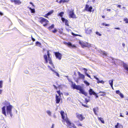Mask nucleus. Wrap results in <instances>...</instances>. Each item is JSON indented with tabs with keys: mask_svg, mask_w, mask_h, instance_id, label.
<instances>
[{
	"mask_svg": "<svg viewBox=\"0 0 128 128\" xmlns=\"http://www.w3.org/2000/svg\"><path fill=\"white\" fill-rule=\"evenodd\" d=\"M79 91L80 92V93H81L84 95L85 96H87V93L85 92L84 90L82 88V87Z\"/></svg>",
	"mask_w": 128,
	"mask_h": 128,
	"instance_id": "nucleus-15",
	"label": "nucleus"
},
{
	"mask_svg": "<svg viewBox=\"0 0 128 128\" xmlns=\"http://www.w3.org/2000/svg\"><path fill=\"white\" fill-rule=\"evenodd\" d=\"M96 34H97L100 36L101 35V34L100 33L98 32H96Z\"/></svg>",
	"mask_w": 128,
	"mask_h": 128,
	"instance_id": "nucleus-47",
	"label": "nucleus"
},
{
	"mask_svg": "<svg viewBox=\"0 0 128 128\" xmlns=\"http://www.w3.org/2000/svg\"><path fill=\"white\" fill-rule=\"evenodd\" d=\"M85 74L89 78H90V76L89 74L88 73H87V72H86Z\"/></svg>",
	"mask_w": 128,
	"mask_h": 128,
	"instance_id": "nucleus-46",
	"label": "nucleus"
},
{
	"mask_svg": "<svg viewBox=\"0 0 128 128\" xmlns=\"http://www.w3.org/2000/svg\"><path fill=\"white\" fill-rule=\"evenodd\" d=\"M115 29H117L118 30H120V28H114Z\"/></svg>",
	"mask_w": 128,
	"mask_h": 128,
	"instance_id": "nucleus-59",
	"label": "nucleus"
},
{
	"mask_svg": "<svg viewBox=\"0 0 128 128\" xmlns=\"http://www.w3.org/2000/svg\"><path fill=\"white\" fill-rule=\"evenodd\" d=\"M53 12L54 11L53 10L49 11L47 14H45V17L46 18H47L48 16H50L52 14Z\"/></svg>",
	"mask_w": 128,
	"mask_h": 128,
	"instance_id": "nucleus-22",
	"label": "nucleus"
},
{
	"mask_svg": "<svg viewBox=\"0 0 128 128\" xmlns=\"http://www.w3.org/2000/svg\"><path fill=\"white\" fill-rule=\"evenodd\" d=\"M48 56V60L49 61V63L51 65H52V66L54 68H55L53 64H52V60H51V58L50 57V56Z\"/></svg>",
	"mask_w": 128,
	"mask_h": 128,
	"instance_id": "nucleus-19",
	"label": "nucleus"
},
{
	"mask_svg": "<svg viewBox=\"0 0 128 128\" xmlns=\"http://www.w3.org/2000/svg\"><path fill=\"white\" fill-rule=\"evenodd\" d=\"M40 22L41 24H43L45 22V24H43V26L44 27H46L48 24V22H49L46 19L42 17H40Z\"/></svg>",
	"mask_w": 128,
	"mask_h": 128,
	"instance_id": "nucleus-3",
	"label": "nucleus"
},
{
	"mask_svg": "<svg viewBox=\"0 0 128 128\" xmlns=\"http://www.w3.org/2000/svg\"><path fill=\"white\" fill-rule=\"evenodd\" d=\"M119 95L122 98H123L124 97V95L121 93H120Z\"/></svg>",
	"mask_w": 128,
	"mask_h": 128,
	"instance_id": "nucleus-38",
	"label": "nucleus"
},
{
	"mask_svg": "<svg viewBox=\"0 0 128 128\" xmlns=\"http://www.w3.org/2000/svg\"><path fill=\"white\" fill-rule=\"evenodd\" d=\"M54 54L57 58H58L59 60H60L61 59L62 55L59 52H55Z\"/></svg>",
	"mask_w": 128,
	"mask_h": 128,
	"instance_id": "nucleus-8",
	"label": "nucleus"
},
{
	"mask_svg": "<svg viewBox=\"0 0 128 128\" xmlns=\"http://www.w3.org/2000/svg\"><path fill=\"white\" fill-rule=\"evenodd\" d=\"M78 73L79 77V78H82L83 80L84 79L85 76L84 74H81L79 72H78Z\"/></svg>",
	"mask_w": 128,
	"mask_h": 128,
	"instance_id": "nucleus-16",
	"label": "nucleus"
},
{
	"mask_svg": "<svg viewBox=\"0 0 128 128\" xmlns=\"http://www.w3.org/2000/svg\"><path fill=\"white\" fill-rule=\"evenodd\" d=\"M98 51L100 54H103L105 56H107V54H108L106 52L104 51L98 50Z\"/></svg>",
	"mask_w": 128,
	"mask_h": 128,
	"instance_id": "nucleus-24",
	"label": "nucleus"
},
{
	"mask_svg": "<svg viewBox=\"0 0 128 128\" xmlns=\"http://www.w3.org/2000/svg\"><path fill=\"white\" fill-rule=\"evenodd\" d=\"M84 83L87 86H89L90 85L89 83L86 80H84Z\"/></svg>",
	"mask_w": 128,
	"mask_h": 128,
	"instance_id": "nucleus-33",
	"label": "nucleus"
},
{
	"mask_svg": "<svg viewBox=\"0 0 128 128\" xmlns=\"http://www.w3.org/2000/svg\"><path fill=\"white\" fill-rule=\"evenodd\" d=\"M53 86L54 87V88H55L56 89L57 88V87L55 85H53Z\"/></svg>",
	"mask_w": 128,
	"mask_h": 128,
	"instance_id": "nucleus-61",
	"label": "nucleus"
},
{
	"mask_svg": "<svg viewBox=\"0 0 128 128\" xmlns=\"http://www.w3.org/2000/svg\"><path fill=\"white\" fill-rule=\"evenodd\" d=\"M98 110V107H96L93 108V111L95 115H98V114L96 113V111Z\"/></svg>",
	"mask_w": 128,
	"mask_h": 128,
	"instance_id": "nucleus-25",
	"label": "nucleus"
},
{
	"mask_svg": "<svg viewBox=\"0 0 128 128\" xmlns=\"http://www.w3.org/2000/svg\"><path fill=\"white\" fill-rule=\"evenodd\" d=\"M62 22H64L65 25L68 26H69L68 23V20L64 18H62L61 19Z\"/></svg>",
	"mask_w": 128,
	"mask_h": 128,
	"instance_id": "nucleus-13",
	"label": "nucleus"
},
{
	"mask_svg": "<svg viewBox=\"0 0 128 128\" xmlns=\"http://www.w3.org/2000/svg\"><path fill=\"white\" fill-rule=\"evenodd\" d=\"M92 6L89 7V6L88 4L86 5L85 9L86 11L91 12L92 11Z\"/></svg>",
	"mask_w": 128,
	"mask_h": 128,
	"instance_id": "nucleus-11",
	"label": "nucleus"
},
{
	"mask_svg": "<svg viewBox=\"0 0 128 128\" xmlns=\"http://www.w3.org/2000/svg\"><path fill=\"white\" fill-rule=\"evenodd\" d=\"M111 58L112 60H113V61H112V62H118L120 61L119 60L116 59H115L114 60V58Z\"/></svg>",
	"mask_w": 128,
	"mask_h": 128,
	"instance_id": "nucleus-29",
	"label": "nucleus"
},
{
	"mask_svg": "<svg viewBox=\"0 0 128 128\" xmlns=\"http://www.w3.org/2000/svg\"><path fill=\"white\" fill-rule=\"evenodd\" d=\"M66 122L68 124V127L69 128H76L74 124L73 123H72L71 122L69 121L68 118L66 119Z\"/></svg>",
	"mask_w": 128,
	"mask_h": 128,
	"instance_id": "nucleus-2",
	"label": "nucleus"
},
{
	"mask_svg": "<svg viewBox=\"0 0 128 128\" xmlns=\"http://www.w3.org/2000/svg\"><path fill=\"white\" fill-rule=\"evenodd\" d=\"M72 34L73 36H81L80 35H78V34H75L74 33H73V32H72Z\"/></svg>",
	"mask_w": 128,
	"mask_h": 128,
	"instance_id": "nucleus-36",
	"label": "nucleus"
},
{
	"mask_svg": "<svg viewBox=\"0 0 128 128\" xmlns=\"http://www.w3.org/2000/svg\"><path fill=\"white\" fill-rule=\"evenodd\" d=\"M124 20L125 22L126 23H128V19L127 18H124Z\"/></svg>",
	"mask_w": 128,
	"mask_h": 128,
	"instance_id": "nucleus-37",
	"label": "nucleus"
},
{
	"mask_svg": "<svg viewBox=\"0 0 128 128\" xmlns=\"http://www.w3.org/2000/svg\"><path fill=\"white\" fill-rule=\"evenodd\" d=\"M62 118L63 120L62 121L63 122H64L65 121H66V119L68 118H65V116L64 115V111H61L60 113Z\"/></svg>",
	"mask_w": 128,
	"mask_h": 128,
	"instance_id": "nucleus-10",
	"label": "nucleus"
},
{
	"mask_svg": "<svg viewBox=\"0 0 128 128\" xmlns=\"http://www.w3.org/2000/svg\"><path fill=\"white\" fill-rule=\"evenodd\" d=\"M99 93H101L100 96H104L105 95V93L103 92H99Z\"/></svg>",
	"mask_w": 128,
	"mask_h": 128,
	"instance_id": "nucleus-35",
	"label": "nucleus"
},
{
	"mask_svg": "<svg viewBox=\"0 0 128 128\" xmlns=\"http://www.w3.org/2000/svg\"><path fill=\"white\" fill-rule=\"evenodd\" d=\"M94 78L97 80V81L99 80V78L96 76H94Z\"/></svg>",
	"mask_w": 128,
	"mask_h": 128,
	"instance_id": "nucleus-56",
	"label": "nucleus"
},
{
	"mask_svg": "<svg viewBox=\"0 0 128 128\" xmlns=\"http://www.w3.org/2000/svg\"><path fill=\"white\" fill-rule=\"evenodd\" d=\"M113 80H110L109 81V83L110 84V86H112V85H113Z\"/></svg>",
	"mask_w": 128,
	"mask_h": 128,
	"instance_id": "nucleus-30",
	"label": "nucleus"
},
{
	"mask_svg": "<svg viewBox=\"0 0 128 128\" xmlns=\"http://www.w3.org/2000/svg\"><path fill=\"white\" fill-rule=\"evenodd\" d=\"M102 25L105 26H109V24H105L104 23H103L102 24Z\"/></svg>",
	"mask_w": 128,
	"mask_h": 128,
	"instance_id": "nucleus-45",
	"label": "nucleus"
},
{
	"mask_svg": "<svg viewBox=\"0 0 128 128\" xmlns=\"http://www.w3.org/2000/svg\"><path fill=\"white\" fill-rule=\"evenodd\" d=\"M85 101L87 103L89 101V100L87 98H85Z\"/></svg>",
	"mask_w": 128,
	"mask_h": 128,
	"instance_id": "nucleus-54",
	"label": "nucleus"
},
{
	"mask_svg": "<svg viewBox=\"0 0 128 128\" xmlns=\"http://www.w3.org/2000/svg\"><path fill=\"white\" fill-rule=\"evenodd\" d=\"M36 45L38 46L39 47L41 46V44L38 41H37L36 42Z\"/></svg>",
	"mask_w": 128,
	"mask_h": 128,
	"instance_id": "nucleus-32",
	"label": "nucleus"
},
{
	"mask_svg": "<svg viewBox=\"0 0 128 128\" xmlns=\"http://www.w3.org/2000/svg\"><path fill=\"white\" fill-rule=\"evenodd\" d=\"M59 32L60 33V34H62V30H60L59 31Z\"/></svg>",
	"mask_w": 128,
	"mask_h": 128,
	"instance_id": "nucleus-57",
	"label": "nucleus"
},
{
	"mask_svg": "<svg viewBox=\"0 0 128 128\" xmlns=\"http://www.w3.org/2000/svg\"><path fill=\"white\" fill-rule=\"evenodd\" d=\"M2 80H0V88L2 87Z\"/></svg>",
	"mask_w": 128,
	"mask_h": 128,
	"instance_id": "nucleus-40",
	"label": "nucleus"
},
{
	"mask_svg": "<svg viewBox=\"0 0 128 128\" xmlns=\"http://www.w3.org/2000/svg\"><path fill=\"white\" fill-rule=\"evenodd\" d=\"M115 128H123V126L121 124L117 123L115 126Z\"/></svg>",
	"mask_w": 128,
	"mask_h": 128,
	"instance_id": "nucleus-21",
	"label": "nucleus"
},
{
	"mask_svg": "<svg viewBox=\"0 0 128 128\" xmlns=\"http://www.w3.org/2000/svg\"><path fill=\"white\" fill-rule=\"evenodd\" d=\"M64 44L71 48H75L76 47V46L75 45L72 44L70 42H65Z\"/></svg>",
	"mask_w": 128,
	"mask_h": 128,
	"instance_id": "nucleus-9",
	"label": "nucleus"
},
{
	"mask_svg": "<svg viewBox=\"0 0 128 128\" xmlns=\"http://www.w3.org/2000/svg\"><path fill=\"white\" fill-rule=\"evenodd\" d=\"M79 43L81 45V46L83 48L85 47L89 48L90 46V44L87 42H83L80 41Z\"/></svg>",
	"mask_w": 128,
	"mask_h": 128,
	"instance_id": "nucleus-5",
	"label": "nucleus"
},
{
	"mask_svg": "<svg viewBox=\"0 0 128 128\" xmlns=\"http://www.w3.org/2000/svg\"><path fill=\"white\" fill-rule=\"evenodd\" d=\"M69 16L70 18H76V16L74 14L73 10L70 11L69 13Z\"/></svg>",
	"mask_w": 128,
	"mask_h": 128,
	"instance_id": "nucleus-6",
	"label": "nucleus"
},
{
	"mask_svg": "<svg viewBox=\"0 0 128 128\" xmlns=\"http://www.w3.org/2000/svg\"><path fill=\"white\" fill-rule=\"evenodd\" d=\"M50 70L53 72L55 71L54 70H53L52 68H51Z\"/></svg>",
	"mask_w": 128,
	"mask_h": 128,
	"instance_id": "nucleus-62",
	"label": "nucleus"
},
{
	"mask_svg": "<svg viewBox=\"0 0 128 128\" xmlns=\"http://www.w3.org/2000/svg\"><path fill=\"white\" fill-rule=\"evenodd\" d=\"M62 22H64L65 25L68 26H69L68 23V20L64 18H62L61 19Z\"/></svg>",
	"mask_w": 128,
	"mask_h": 128,
	"instance_id": "nucleus-12",
	"label": "nucleus"
},
{
	"mask_svg": "<svg viewBox=\"0 0 128 128\" xmlns=\"http://www.w3.org/2000/svg\"><path fill=\"white\" fill-rule=\"evenodd\" d=\"M57 92L58 93V94H59V95L60 96V97L61 96L60 95L61 94H62V93L61 94L60 93V90L57 91Z\"/></svg>",
	"mask_w": 128,
	"mask_h": 128,
	"instance_id": "nucleus-44",
	"label": "nucleus"
},
{
	"mask_svg": "<svg viewBox=\"0 0 128 128\" xmlns=\"http://www.w3.org/2000/svg\"><path fill=\"white\" fill-rule=\"evenodd\" d=\"M12 106L9 104L6 106H4L2 108V113L5 116H6V114L8 115H10V116L12 118L13 116L12 112Z\"/></svg>",
	"mask_w": 128,
	"mask_h": 128,
	"instance_id": "nucleus-1",
	"label": "nucleus"
},
{
	"mask_svg": "<svg viewBox=\"0 0 128 128\" xmlns=\"http://www.w3.org/2000/svg\"><path fill=\"white\" fill-rule=\"evenodd\" d=\"M46 112L49 116H51V112L49 110H47L46 111Z\"/></svg>",
	"mask_w": 128,
	"mask_h": 128,
	"instance_id": "nucleus-31",
	"label": "nucleus"
},
{
	"mask_svg": "<svg viewBox=\"0 0 128 128\" xmlns=\"http://www.w3.org/2000/svg\"><path fill=\"white\" fill-rule=\"evenodd\" d=\"M72 87L74 89H76L77 90H80L82 88V87L79 85H76L75 83H73V82H72Z\"/></svg>",
	"mask_w": 128,
	"mask_h": 128,
	"instance_id": "nucleus-4",
	"label": "nucleus"
},
{
	"mask_svg": "<svg viewBox=\"0 0 128 128\" xmlns=\"http://www.w3.org/2000/svg\"><path fill=\"white\" fill-rule=\"evenodd\" d=\"M94 95L96 96V98H98V96L97 94L96 93L95 94H94Z\"/></svg>",
	"mask_w": 128,
	"mask_h": 128,
	"instance_id": "nucleus-51",
	"label": "nucleus"
},
{
	"mask_svg": "<svg viewBox=\"0 0 128 128\" xmlns=\"http://www.w3.org/2000/svg\"><path fill=\"white\" fill-rule=\"evenodd\" d=\"M31 36L32 40L33 42L35 40V39L32 37V35Z\"/></svg>",
	"mask_w": 128,
	"mask_h": 128,
	"instance_id": "nucleus-53",
	"label": "nucleus"
},
{
	"mask_svg": "<svg viewBox=\"0 0 128 128\" xmlns=\"http://www.w3.org/2000/svg\"><path fill=\"white\" fill-rule=\"evenodd\" d=\"M77 125L78 126H82V125L81 124H80V122H79L78 123H77Z\"/></svg>",
	"mask_w": 128,
	"mask_h": 128,
	"instance_id": "nucleus-48",
	"label": "nucleus"
},
{
	"mask_svg": "<svg viewBox=\"0 0 128 128\" xmlns=\"http://www.w3.org/2000/svg\"><path fill=\"white\" fill-rule=\"evenodd\" d=\"M11 1L12 2H14L16 4L20 5L21 4L20 0H11Z\"/></svg>",
	"mask_w": 128,
	"mask_h": 128,
	"instance_id": "nucleus-14",
	"label": "nucleus"
},
{
	"mask_svg": "<svg viewBox=\"0 0 128 128\" xmlns=\"http://www.w3.org/2000/svg\"><path fill=\"white\" fill-rule=\"evenodd\" d=\"M116 93L118 95L121 93L119 90H118L116 91Z\"/></svg>",
	"mask_w": 128,
	"mask_h": 128,
	"instance_id": "nucleus-42",
	"label": "nucleus"
},
{
	"mask_svg": "<svg viewBox=\"0 0 128 128\" xmlns=\"http://www.w3.org/2000/svg\"><path fill=\"white\" fill-rule=\"evenodd\" d=\"M62 0V2H68V0Z\"/></svg>",
	"mask_w": 128,
	"mask_h": 128,
	"instance_id": "nucleus-49",
	"label": "nucleus"
},
{
	"mask_svg": "<svg viewBox=\"0 0 128 128\" xmlns=\"http://www.w3.org/2000/svg\"><path fill=\"white\" fill-rule=\"evenodd\" d=\"M107 10L108 11L110 12V11L111 10L110 9H108Z\"/></svg>",
	"mask_w": 128,
	"mask_h": 128,
	"instance_id": "nucleus-64",
	"label": "nucleus"
},
{
	"mask_svg": "<svg viewBox=\"0 0 128 128\" xmlns=\"http://www.w3.org/2000/svg\"><path fill=\"white\" fill-rule=\"evenodd\" d=\"M31 9V13H34L35 12V9L34 8L32 9L30 8Z\"/></svg>",
	"mask_w": 128,
	"mask_h": 128,
	"instance_id": "nucleus-43",
	"label": "nucleus"
},
{
	"mask_svg": "<svg viewBox=\"0 0 128 128\" xmlns=\"http://www.w3.org/2000/svg\"><path fill=\"white\" fill-rule=\"evenodd\" d=\"M98 119L99 120H100L102 124L104 123V122L103 118L101 117H98Z\"/></svg>",
	"mask_w": 128,
	"mask_h": 128,
	"instance_id": "nucleus-28",
	"label": "nucleus"
},
{
	"mask_svg": "<svg viewBox=\"0 0 128 128\" xmlns=\"http://www.w3.org/2000/svg\"><path fill=\"white\" fill-rule=\"evenodd\" d=\"M57 30L56 28H54V30L52 31V32L53 33H55L57 31Z\"/></svg>",
	"mask_w": 128,
	"mask_h": 128,
	"instance_id": "nucleus-41",
	"label": "nucleus"
},
{
	"mask_svg": "<svg viewBox=\"0 0 128 128\" xmlns=\"http://www.w3.org/2000/svg\"><path fill=\"white\" fill-rule=\"evenodd\" d=\"M2 90L0 89V94H2Z\"/></svg>",
	"mask_w": 128,
	"mask_h": 128,
	"instance_id": "nucleus-60",
	"label": "nucleus"
},
{
	"mask_svg": "<svg viewBox=\"0 0 128 128\" xmlns=\"http://www.w3.org/2000/svg\"><path fill=\"white\" fill-rule=\"evenodd\" d=\"M54 24H52L51 26H50L47 28V29L49 30H50L52 29L53 28H54Z\"/></svg>",
	"mask_w": 128,
	"mask_h": 128,
	"instance_id": "nucleus-26",
	"label": "nucleus"
},
{
	"mask_svg": "<svg viewBox=\"0 0 128 128\" xmlns=\"http://www.w3.org/2000/svg\"><path fill=\"white\" fill-rule=\"evenodd\" d=\"M54 124H52V127L51 128H54Z\"/></svg>",
	"mask_w": 128,
	"mask_h": 128,
	"instance_id": "nucleus-63",
	"label": "nucleus"
},
{
	"mask_svg": "<svg viewBox=\"0 0 128 128\" xmlns=\"http://www.w3.org/2000/svg\"><path fill=\"white\" fill-rule=\"evenodd\" d=\"M104 82L103 80H98L97 81V83H101L102 84H104Z\"/></svg>",
	"mask_w": 128,
	"mask_h": 128,
	"instance_id": "nucleus-34",
	"label": "nucleus"
},
{
	"mask_svg": "<svg viewBox=\"0 0 128 128\" xmlns=\"http://www.w3.org/2000/svg\"><path fill=\"white\" fill-rule=\"evenodd\" d=\"M85 32L86 34H90L92 32V31L91 29H90V28H87V29L86 28Z\"/></svg>",
	"mask_w": 128,
	"mask_h": 128,
	"instance_id": "nucleus-17",
	"label": "nucleus"
},
{
	"mask_svg": "<svg viewBox=\"0 0 128 128\" xmlns=\"http://www.w3.org/2000/svg\"><path fill=\"white\" fill-rule=\"evenodd\" d=\"M47 56H50V54L49 53V51H48L47 52Z\"/></svg>",
	"mask_w": 128,
	"mask_h": 128,
	"instance_id": "nucleus-58",
	"label": "nucleus"
},
{
	"mask_svg": "<svg viewBox=\"0 0 128 128\" xmlns=\"http://www.w3.org/2000/svg\"><path fill=\"white\" fill-rule=\"evenodd\" d=\"M76 117L80 120V121H82L85 118V117L83 116L82 114L78 113L76 114Z\"/></svg>",
	"mask_w": 128,
	"mask_h": 128,
	"instance_id": "nucleus-7",
	"label": "nucleus"
},
{
	"mask_svg": "<svg viewBox=\"0 0 128 128\" xmlns=\"http://www.w3.org/2000/svg\"><path fill=\"white\" fill-rule=\"evenodd\" d=\"M89 93L90 95L91 96L92 94L94 95L96 92L93 90V89L90 88L89 90Z\"/></svg>",
	"mask_w": 128,
	"mask_h": 128,
	"instance_id": "nucleus-20",
	"label": "nucleus"
},
{
	"mask_svg": "<svg viewBox=\"0 0 128 128\" xmlns=\"http://www.w3.org/2000/svg\"><path fill=\"white\" fill-rule=\"evenodd\" d=\"M83 70L84 71L85 73L86 72H87V70L85 68H84L83 69Z\"/></svg>",
	"mask_w": 128,
	"mask_h": 128,
	"instance_id": "nucleus-52",
	"label": "nucleus"
},
{
	"mask_svg": "<svg viewBox=\"0 0 128 128\" xmlns=\"http://www.w3.org/2000/svg\"><path fill=\"white\" fill-rule=\"evenodd\" d=\"M64 14V12H62L58 14V16H60L61 17V18H64L62 16Z\"/></svg>",
	"mask_w": 128,
	"mask_h": 128,
	"instance_id": "nucleus-27",
	"label": "nucleus"
},
{
	"mask_svg": "<svg viewBox=\"0 0 128 128\" xmlns=\"http://www.w3.org/2000/svg\"><path fill=\"white\" fill-rule=\"evenodd\" d=\"M44 58L45 60V63L47 64L48 62V57L45 54L44 56Z\"/></svg>",
	"mask_w": 128,
	"mask_h": 128,
	"instance_id": "nucleus-23",
	"label": "nucleus"
},
{
	"mask_svg": "<svg viewBox=\"0 0 128 128\" xmlns=\"http://www.w3.org/2000/svg\"><path fill=\"white\" fill-rule=\"evenodd\" d=\"M56 103H59L60 100V97L59 98V96L56 94Z\"/></svg>",
	"mask_w": 128,
	"mask_h": 128,
	"instance_id": "nucleus-18",
	"label": "nucleus"
},
{
	"mask_svg": "<svg viewBox=\"0 0 128 128\" xmlns=\"http://www.w3.org/2000/svg\"><path fill=\"white\" fill-rule=\"evenodd\" d=\"M54 73L55 74V75L57 76H58V77L59 76V75L58 74V73L57 72H56V71H54Z\"/></svg>",
	"mask_w": 128,
	"mask_h": 128,
	"instance_id": "nucleus-39",
	"label": "nucleus"
},
{
	"mask_svg": "<svg viewBox=\"0 0 128 128\" xmlns=\"http://www.w3.org/2000/svg\"><path fill=\"white\" fill-rule=\"evenodd\" d=\"M82 106H84V107H86V108H88V106L86 105H84L83 104H82Z\"/></svg>",
	"mask_w": 128,
	"mask_h": 128,
	"instance_id": "nucleus-55",
	"label": "nucleus"
},
{
	"mask_svg": "<svg viewBox=\"0 0 128 128\" xmlns=\"http://www.w3.org/2000/svg\"><path fill=\"white\" fill-rule=\"evenodd\" d=\"M79 79V78H75V80L76 81V82H78V81Z\"/></svg>",
	"mask_w": 128,
	"mask_h": 128,
	"instance_id": "nucleus-50",
	"label": "nucleus"
}]
</instances>
